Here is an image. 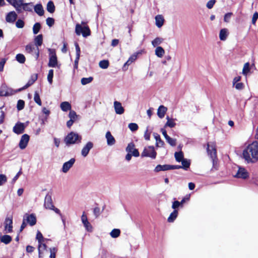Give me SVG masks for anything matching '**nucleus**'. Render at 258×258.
I'll use <instances>...</instances> for the list:
<instances>
[{
	"mask_svg": "<svg viewBox=\"0 0 258 258\" xmlns=\"http://www.w3.org/2000/svg\"><path fill=\"white\" fill-rule=\"evenodd\" d=\"M243 158L248 163H254L258 160V142L254 141L243 151Z\"/></svg>",
	"mask_w": 258,
	"mask_h": 258,
	"instance_id": "f257e3e1",
	"label": "nucleus"
},
{
	"mask_svg": "<svg viewBox=\"0 0 258 258\" xmlns=\"http://www.w3.org/2000/svg\"><path fill=\"white\" fill-rule=\"evenodd\" d=\"M81 139V137L77 133L72 132L67 136L64 141L66 145L68 146L80 143Z\"/></svg>",
	"mask_w": 258,
	"mask_h": 258,
	"instance_id": "f03ea898",
	"label": "nucleus"
},
{
	"mask_svg": "<svg viewBox=\"0 0 258 258\" xmlns=\"http://www.w3.org/2000/svg\"><path fill=\"white\" fill-rule=\"evenodd\" d=\"M49 54V62L48 66L49 67L58 68H59V66L58 64V61L56 55L55 50L53 49L49 48L48 49Z\"/></svg>",
	"mask_w": 258,
	"mask_h": 258,
	"instance_id": "7ed1b4c3",
	"label": "nucleus"
},
{
	"mask_svg": "<svg viewBox=\"0 0 258 258\" xmlns=\"http://www.w3.org/2000/svg\"><path fill=\"white\" fill-rule=\"evenodd\" d=\"M207 152L208 155L212 160L213 167H215L217 163V155L216 145L214 143H208L207 145Z\"/></svg>",
	"mask_w": 258,
	"mask_h": 258,
	"instance_id": "20e7f679",
	"label": "nucleus"
},
{
	"mask_svg": "<svg viewBox=\"0 0 258 258\" xmlns=\"http://www.w3.org/2000/svg\"><path fill=\"white\" fill-rule=\"evenodd\" d=\"M75 31L77 35H80L82 34L84 37L90 35L91 34L90 29L88 26L84 25L82 26L80 24L76 25Z\"/></svg>",
	"mask_w": 258,
	"mask_h": 258,
	"instance_id": "39448f33",
	"label": "nucleus"
},
{
	"mask_svg": "<svg viewBox=\"0 0 258 258\" xmlns=\"http://www.w3.org/2000/svg\"><path fill=\"white\" fill-rule=\"evenodd\" d=\"M157 153L155 150L154 147L152 146H149L144 148L141 156L150 157L153 159L156 158Z\"/></svg>",
	"mask_w": 258,
	"mask_h": 258,
	"instance_id": "423d86ee",
	"label": "nucleus"
},
{
	"mask_svg": "<svg viewBox=\"0 0 258 258\" xmlns=\"http://www.w3.org/2000/svg\"><path fill=\"white\" fill-rule=\"evenodd\" d=\"M25 50L27 53L34 55L36 59H38L39 56V49L38 47H35L34 45L30 43L25 46Z\"/></svg>",
	"mask_w": 258,
	"mask_h": 258,
	"instance_id": "0eeeda50",
	"label": "nucleus"
},
{
	"mask_svg": "<svg viewBox=\"0 0 258 258\" xmlns=\"http://www.w3.org/2000/svg\"><path fill=\"white\" fill-rule=\"evenodd\" d=\"M16 91L3 85L0 88V96H8L14 94Z\"/></svg>",
	"mask_w": 258,
	"mask_h": 258,
	"instance_id": "6e6552de",
	"label": "nucleus"
},
{
	"mask_svg": "<svg viewBox=\"0 0 258 258\" xmlns=\"http://www.w3.org/2000/svg\"><path fill=\"white\" fill-rule=\"evenodd\" d=\"M135 147V144L131 142L127 145L125 151L127 153H131L133 156L137 157L139 156L140 154L138 149H136Z\"/></svg>",
	"mask_w": 258,
	"mask_h": 258,
	"instance_id": "1a4fd4ad",
	"label": "nucleus"
},
{
	"mask_svg": "<svg viewBox=\"0 0 258 258\" xmlns=\"http://www.w3.org/2000/svg\"><path fill=\"white\" fill-rule=\"evenodd\" d=\"M23 220H25L26 223L29 224L30 226L35 225L36 223V218L33 214H26L23 217Z\"/></svg>",
	"mask_w": 258,
	"mask_h": 258,
	"instance_id": "9d476101",
	"label": "nucleus"
},
{
	"mask_svg": "<svg viewBox=\"0 0 258 258\" xmlns=\"http://www.w3.org/2000/svg\"><path fill=\"white\" fill-rule=\"evenodd\" d=\"M44 206L46 209H53L54 205L52 203L51 198V194L48 193L45 198Z\"/></svg>",
	"mask_w": 258,
	"mask_h": 258,
	"instance_id": "9b49d317",
	"label": "nucleus"
},
{
	"mask_svg": "<svg viewBox=\"0 0 258 258\" xmlns=\"http://www.w3.org/2000/svg\"><path fill=\"white\" fill-rule=\"evenodd\" d=\"M235 177L246 179L248 177V173L244 168L239 167Z\"/></svg>",
	"mask_w": 258,
	"mask_h": 258,
	"instance_id": "f8f14e48",
	"label": "nucleus"
},
{
	"mask_svg": "<svg viewBox=\"0 0 258 258\" xmlns=\"http://www.w3.org/2000/svg\"><path fill=\"white\" fill-rule=\"evenodd\" d=\"M5 233H11L12 232L13 229V220L10 217L7 218L5 221Z\"/></svg>",
	"mask_w": 258,
	"mask_h": 258,
	"instance_id": "ddd939ff",
	"label": "nucleus"
},
{
	"mask_svg": "<svg viewBox=\"0 0 258 258\" xmlns=\"http://www.w3.org/2000/svg\"><path fill=\"white\" fill-rule=\"evenodd\" d=\"M29 141V136L27 134L23 135L20 141L19 146L21 149H24L27 147Z\"/></svg>",
	"mask_w": 258,
	"mask_h": 258,
	"instance_id": "4468645a",
	"label": "nucleus"
},
{
	"mask_svg": "<svg viewBox=\"0 0 258 258\" xmlns=\"http://www.w3.org/2000/svg\"><path fill=\"white\" fill-rule=\"evenodd\" d=\"M75 162V158H71L69 161L63 163L62 167V171L67 173L73 166Z\"/></svg>",
	"mask_w": 258,
	"mask_h": 258,
	"instance_id": "2eb2a0df",
	"label": "nucleus"
},
{
	"mask_svg": "<svg viewBox=\"0 0 258 258\" xmlns=\"http://www.w3.org/2000/svg\"><path fill=\"white\" fill-rule=\"evenodd\" d=\"M113 106L115 113L117 114H122L124 112V109L122 106L120 102L115 101L113 103Z\"/></svg>",
	"mask_w": 258,
	"mask_h": 258,
	"instance_id": "dca6fc26",
	"label": "nucleus"
},
{
	"mask_svg": "<svg viewBox=\"0 0 258 258\" xmlns=\"http://www.w3.org/2000/svg\"><path fill=\"white\" fill-rule=\"evenodd\" d=\"M25 130V125L23 123L17 122L13 127V131L16 134H22Z\"/></svg>",
	"mask_w": 258,
	"mask_h": 258,
	"instance_id": "f3484780",
	"label": "nucleus"
},
{
	"mask_svg": "<svg viewBox=\"0 0 258 258\" xmlns=\"http://www.w3.org/2000/svg\"><path fill=\"white\" fill-rule=\"evenodd\" d=\"M24 4L23 0H14L11 5L15 8L18 13H21L22 7Z\"/></svg>",
	"mask_w": 258,
	"mask_h": 258,
	"instance_id": "a211bd4d",
	"label": "nucleus"
},
{
	"mask_svg": "<svg viewBox=\"0 0 258 258\" xmlns=\"http://www.w3.org/2000/svg\"><path fill=\"white\" fill-rule=\"evenodd\" d=\"M93 147V144L91 142H88L81 151L82 155L84 157H86Z\"/></svg>",
	"mask_w": 258,
	"mask_h": 258,
	"instance_id": "6ab92c4d",
	"label": "nucleus"
},
{
	"mask_svg": "<svg viewBox=\"0 0 258 258\" xmlns=\"http://www.w3.org/2000/svg\"><path fill=\"white\" fill-rule=\"evenodd\" d=\"M17 18V14L14 11L8 13L6 16V21L8 23H13Z\"/></svg>",
	"mask_w": 258,
	"mask_h": 258,
	"instance_id": "aec40b11",
	"label": "nucleus"
},
{
	"mask_svg": "<svg viewBox=\"0 0 258 258\" xmlns=\"http://www.w3.org/2000/svg\"><path fill=\"white\" fill-rule=\"evenodd\" d=\"M139 52H136L133 55H132L127 60V61L124 63L123 67V69L125 70L127 69V67L131 64L134 61H135L138 57V55L139 54Z\"/></svg>",
	"mask_w": 258,
	"mask_h": 258,
	"instance_id": "412c9836",
	"label": "nucleus"
},
{
	"mask_svg": "<svg viewBox=\"0 0 258 258\" xmlns=\"http://www.w3.org/2000/svg\"><path fill=\"white\" fill-rule=\"evenodd\" d=\"M37 79V75L33 74L31 76V78L28 81L27 83L22 88L19 89V91H21L23 89H25L32 85Z\"/></svg>",
	"mask_w": 258,
	"mask_h": 258,
	"instance_id": "4be33fe9",
	"label": "nucleus"
},
{
	"mask_svg": "<svg viewBox=\"0 0 258 258\" xmlns=\"http://www.w3.org/2000/svg\"><path fill=\"white\" fill-rule=\"evenodd\" d=\"M105 138L107 140V144L108 146H112L115 143V140L109 131L106 133Z\"/></svg>",
	"mask_w": 258,
	"mask_h": 258,
	"instance_id": "5701e85b",
	"label": "nucleus"
},
{
	"mask_svg": "<svg viewBox=\"0 0 258 258\" xmlns=\"http://www.w3.org/2000/svg\"><path fill=\"white\" fill-rule=\"evenodd\" d=\"M153 136L156 140V146L158 147L163 146L164 142L161 139L160 135L157 133H154Z\"/></svg>",
	"mask_w": 258,
	"mask_h": 258,
	"instance_id": "b1692460",
	"label": "nucleus"
},
{
	"mask_svg": "<svg viewBox=\"0 0 258 258\" xmlns=\"http://www.w3.org/2000/svg\"><path fill=\"white\" fill-rule=\"evenodd\" d=\"M34 11L39 16H41L44 15V10L41 4H37L34 7Z\"/></svg>",
	"mask_w": 258,
	"mask_h": 258,
	"instance_id": "393cba45",
	"label": "nucleus"
},
{
	"mask_svg": "<svg viewBox=\"0 0 258 258\" xmlns=\"http://www.w3.org/2000/svg\"><path fill=\"white\" fill-rule=\"evenodd\" d=\"M155 23L157 27L161 28L164 23V19L162 15H157L155 17Z\"/></svg>",
	"mask_w": 258,
	"mask_h": 258,
	"instance_id": "a878e982",
	"label": "nucleus"
},
{
	"mask_svg": "<svg viewBox=\"0 0 258 258\" xmlns=\"http://www.w3.org/2000/svg\"><path fill=\"white\" fill-rule=\"evenodd\" d=\"M167 110V108L163 105L160 106L157 111V115L159 117L162 118L164 116Z\"/></svg>",
	"mask_w": 258,
	"mask_h": 258,
	"instance_id": "bb28decb",
	"label": "nucleus"
},
{
	"mask_svg": "<svg viewBox=\"0 0 258 258\" xmlns=\"http://www.w3.org/2000/svg\"><path fill=\"white\" fill-rule=\"evenodd\" d=\"M228 30L226 28L222 29L219 33V38L222 41H224L226 39L228 36Z\"/></svg>",
	"mask_w": 258,
	"mask_h": 258,
	"instance_id": "cd10ccee",
	"label": "nucleus"
},
{
	"mask_svg": "<svg viewBox=\"0 0 258 258\" xmlns=\"http://www.w3.org/2000/svg\"><path fill=\"white\" fill-rule=\"evenodd\" d=\"M60 107L61 109L65 112L68 111V110H71V105L69 102H62L60 104Z\"/></svg>",
	"mask_w": 258,
	"mask_h": 258,
	"instance_id": "c85d7f7f",
	"label": "nucleus"
},
{
	"mask_svg": "<svg viewBox=\"0 0 258 258\" xmlns=\"http://www.w3.org/2000/svg\"><path fill=\"white\" fill-rule=\"evenodd\" d=\"M43 41V36L42 34H39L35 37L34 39V43L36 47H38L41 46L42 44Z\"/></svg>",
	"mask_w": 258,
	"mask_h": 258,
	"instance_id": "c756f323",
	"label": "nucleus"
},
{
	"mask_svg": "<svg viewBox=\"0 0 258 258\" xmlns=\"http://www.w3.org/2000/svg\"><path fill=\"white\" fill-rule=\"evenodd\" d=\"M178 216V211L177 210H174L169 215L167 221L168 222H173L177 218Z\"/></svg>",
	"mask_w": 258,
	"mask_h": 258,
	"instance_id": "7c9ffc66",
	"label": "nucleus"
},
{
	"mask_svg": "<svg viewBox=\"0 0 258 258\" xmlns=\"http://www.w3.org/2000/svg\"><path fill=\"white\" fill-rule=\"evenodd\" d=\"M169 165H158L155 168L154 171L158 172L160 171H166V170H169Z\"/></svg>",
	"mask_w": 258,
	"mask_h": 258,
	"instance_id": "2f4dec72",
	"label": "nucleus"
},
{
	"mask_svg": "<svg viewBox=\"0 0 258 258\" xmlns=\"http://www.w3.org/2000/svg\"><path fill=\"white\" fill-rule=\"evenodd\" d=\"M32 3H24L22 7V12H23V11L31 12L32 11Z\"/></svg>",
	"mask_w": 258,
	"mask_h": 258,
	"instance_id": "473e14b6",
	"label": "nucleus"
},
{
	"mask_svg": "<svg viewBox=\"0 0 258 258\" xmlns=\"http://www.w3.org/2000/svg\"><path fill=\"white\" fill-rule=\"evenodd\" d=\"M165 53L164 49L161 46H157L155 49V54L159 57H162Z\"/></svg>",
	"mask_w": 258,
	"mask_h": 258,
	"instance_id": "72a5a7b5",
	"label": "nucleus"
},
{
	"mask_svg": "<svg viewBox=\"0 0 258 258\" xmlns=\"http://www.w3.org/2000/svg\"><path fill=\"white\" fill-rule=\"evenodd\" d=\"M1 241L2 242L8 244L12 241V238L10 235H5L1 237Z\"/></svg>",
	"mask_w": 258,
	"mask_h": 258,
	"instance_id": "f704fd0d",
	"label": "nucleus"
},
{
	"mask_svg": "<svg viewBox=\"0 0 258 258\" xmlns=\"http://www.w3.org/2000/svg\"><path fill=\"white\" fill-rule=\"evenodd\" d=\"M47 11L50 13H53L55 11V6L52 1H49L47 4Z\"/></svg>",
	"mask_w": 258,
	"mask_h": 258,
	"instance_id": "c9c22d12",
	"label": "nucleus"
},
{
	"mask_svg": "<svg viewBox=\"0 0 258 258\" xmlns=\"http://www.w3.org/2000/svg\"><path fill=\"white\" fill-rule=\"evenodd\" d=\"M16 60L20 63H24L26 61V58L24 54L19 53L16 56Z\"/></svg>",
	"mask_w": 258,
	"mask_h": 258,
	"instance_id": "e433bc0d",
	"label": "nucleus"
},
{
	"mask_svg": "<svg viewBox=\"0 0 258 258\" xmlns=\"http://www.w3.org/2000/svg\"><path fill=\"white\" fill-rule=\"evenodd\" d=\"M166 119L167 120V121L165 124V127L169 126L172 128L175 126L176 123H175L173 119H170L168 116L166 117Z\"/></svg>",
	"mask_w": 258,
	"mask_h": 258,
	"instance_id": "4c0bfd02",
	"label": "nucleus"
},
{
	"mask_svg": "<svg viewBox=\"0 0 258 258\" xmlns=\"http://www.w3.org/2000/svg\"><path fill=\"white\" fill-rule=\"evenodd\" d=\"M120 234V231L119 229H113L110 233V235L112 238L118 237Z\"/></svg>",
	"mask_w": 258,
	"mask_h": 258,
	"instance_id": "58836bf2",
	"label": "nucleus"
},
{
	"mask_svg": "<svg viewBox=\"0 0 258 258\" xmlns=\"http://www.w3.org/2000/svg\"><path fill=\"white\" fill-rule=\"evenodd\" d=\"M174 156L176 161L178 162H181L184 159L183 154L181 151L175 152L174 154Z\"/></svg>",
	"mask_w": 258,
	"mask_h": 258,
	"instance_id": "ea45409f",
	"label": "nucleus"
},
{
	"mask_svg": "<svg viewBox=\"0 0 258 258\" xmlns=\"http://www.w3.org/2000/svg\"><path fill=\"white\" fill-rule=\"evenodd\" d=\"M181 162L182 163L181 168H183L185 170H187L190 166L189 160L186 159H183Z\"/></svg>",
	"mask_w": 258,
	"mask_h": 258,
	"instance_id": "a19ab883",
	"label": "nucleus"
},
{
	"mask_svg": "<svg viewBox=\"0 0 258 258\" xmlns=\"http://www.w3.org/2000/svg\"><path fill=\"white\" fill-rule=\"evenodd\" d=\"M84 227L85 228V230L89 232H91L93 231V227L91 223L89 222V221L84 222L83 223Z\"/></svg>",
	"mask_w": 258,
	"mask_h": 258,
	"instance_id": "79ce46f5",
	"label": "nucleus"
},
{
	"mask_svg": "<svg viewBox=\"0 0 258 258\" xmlns=\"http://www.w3.org/2000/svg\"><path fill=\"white\" fill-rule=\"evenodd\" d=\"M163 41V39L160 37H156L152 41V44L154 47H156L160 44Z\"/></svg>",
	"mask_w": 258,
	"mask_h": 258,
	"instance_id": "37998d69",
	"label": "nucleus"
},
{
	"mask_svg": "<svg viewBox=\"0 0 258 258\" xmlns=\"http://www.w3.org/2000/svg\"><path fill=\"white\" fill-rule=\"evenodd\" d=\"M250 71V67H249V63L246 62L244 64L243 69H242V74L244 76H247V74Z\"/></svg>",
	"mask_w": 258,
	"mask_h": 258,
	"instance_id": "c03bdc74",
	"label": "nucleus"
},
{
	"mask_svg": "<svg viewBox=\"0 0 258 258\" xmlns=\"http://www.w3.org/2000/svg\"><path fill=\"white\" fill-rule=\"evenodd\" d=\"M93 78L92 77H90L88 78H83L81 79V84L83 85H86L90 83H91L93 81Z\"/></svg>",
	"mask_w": 258,
	"mask_h": 258,
	"instance_id": "a18cd8bd",
	"label": "nucleus"
},
{
	"mask_svg": "<svg viewBox=\"0 0 258 258\" xmlns=\"http://www.w3.org/2000/svg\"><path fill=\"white\" fill-rule=\"evenodd\" d=\"M99 65L101 68L106 69L109 66V62L107 60H103L99 62Z\"/></svg>",
	"mask_w": 258,
	"mask_h": 258,
	"instance_id": "49530a36",
	"label": "nucleus"
},
{
	"mask_svg": "<svg viewBox=\"0 0 258 258\" xmlns=\"http://www.w3.org/2000/svg\"><path fill=\"white\" fill-rule=\"evenodd\" d=\"M44 241H42L41 243H39L38 245V251H39V256L40 257L41 252L42 250H45L46 249L47 246L45 243H43Z\"/></svg>",
	"mask_w": 258,
	"mask_h": 258,
	"instance_id": "de8ad7c7",
	"label": "nucleus"
},
{
	"mask_svg": "<svg viewBox=\"0 0 258 258\" xmlns=\"http://www.w3.org/2000/svg\"><path fill=\"white\" fill-rule=\"evenodd\" d=\"M41 28V25L39 23H36L33 27V32L34 34H37Z\"/></svg>",
	"mask_w": 258,
	"mask_h": 258,
	"instance_id": "09e8293b",
	"label": "nucleus"
},
{
	"mask_svg": "<svg viewBox=\"0 0 258 258\" xmlns=\"http://www.w3.org/2000/svg\"><path fill=\"white\" fill-rule=\"evenodd\" d=\"M53 77V70L51 69L49 71L47 75V80L50 84L52 83V79Z\"/></svg>",
	"mask_w": 258,
	"mask_h": 258,
	"instance_id": "8fccbe9b",
	"label": "nucleus"
},
{
	"mask_svg": "<svg viewBox=\"0 0 258 258\" xmlns=\"http://www.w3.org/2000/svg\"><path fill=\"white\" fill-rule=\"evenodd\" d=\"M166 140L167 142L171 146H175L176 145V140L175 139H173L168 136Z\"/></svg>",
	"mask_w": 258,
	"mask_h": 258,
	"instance_id": "3c124183",
	"label": "nucleus"
},
{
	"mask_svg": "<svg viewBox=\"0 0 258 258\" xmlns=\"http://www.w3.org/2000/svg\"><path fill=\"white\" fill-rule=\"evenodd\" d=\"M34 100L35 102L39 106H41L42 104L41 99L40 98V96L38 93L36 92H35Z\"/></svg>",
	"mask_w": 258,
	"mask_h": 258,
	"instance_id": "603ef678",
	"label": "nucleus"
},
{
	"mask_svg": "<svg viewBox=\"0 0 258 258\" xmlns=\"http://www.w3.org/2000/svg\"><path fill=\"white\" fill-rule=\"evenodd\" d=\"M25 102L22 100H19L17 104V108L18 110L23 109L24 107Z\"/></svg>",
	"mask_w": 258,
	"mask_h": 258,
	"instance_id": "864d4df0",
	"label": "nucleus"
},
{
	"mask_svg": "<svg viewBox=\"0 0 258 258\" xmlns=\"http://www.w3.org/2000/svg\"><path fill=\"white\" fill-rule=\"evenodd\" d=\"M36 238L38 240V243H41L42 241H44L43 235L39 231H37Z\"/></svg>",
	"mask_w": 258,
	"mask_h": 258,
	"instance_id": "5fc2aeb1",
	"label": "nucleus"
},
{
	"mask_svg": "<svg viewBox=\"0 0 258 258\" xmlns=\"http://www.w3.org/2000/svg\"><path fill=\"white\" fill-rule=\"evenodd\" d=\"M128 128L132 132L137 131L138 128V125L135 123H130L128 125Z\"/></svg>",
	"mask_w": 258,
	"mask_h": 258,
	"instance_id": "6e6d98bb",
	"label": "nucleus"
},
{
	"mask_svg": "<svg viewBox=\"0 0 258 258\" xmlns=\"http://www.w3.org/2000/svg\"><path fill=\"white\" fill-rule=\"evenodd\" d=\"M70 119L75 121L77 118V115L76 112L74 110H70L69 114Z\"/></svg>",
	"mask_w": 258,
	"mask_h": 258,
	"instance_id": "4d7b16f0",
	"label": "nucleus"
},
{
	"mask_svg": "<svg viewBox=\"0 0 258 258\" xmlns=\"http://www.w3.org/2000/svg\"><path fill=\"white\" fill-rule=\"evenodd\" d=\"M50 252V258H55V253L57 251V248L55 247H51L49 248Z\"/></svg>",
	"mask_w": 258,
	"mask_h": 258,
	"instance_id": "13d9d810",
	"label": "nucleus"
},
{
	"mask_svg": "<svg viewBox=\"0 0 258 258\" xmlns=\"http://www.w3.org/2000/svg\"><path fill=\"white\" fill-rule=\"evenodd\" d=\"M7 60V58H3L0 60V72L4 70V66Z\"/></svg>",
	"mask_w": 258,
	"mask_h": 258,
	"instance_id": "bf43d9fd",
	"label": "nucleus"
},
{
	"mask_svg": "<svg viewBox=\"0 0 258 258\" xmlns=\"http://www.w3.org/2000/svg\"><path fill=\"white\" fill-rule=\"evenodd\" d=\"M16 26L18 28H22L24 26V22L21 19H19L16 23Z\"/></svg>",
	"mask_w": 258,
	"mask_h": 258,
	"instance_id": "052dcab7",
	"label": "nucleus"
},
{
	"mask_svg": "<svg viewBox=\"0 0 258 258\" xmlns=\"http://www.w3.org/2000/svg\"><path fill=\"white\" fill-rule=\"evenodd\" d=\"M7 178L4 174H0V186L3 185L7 182Z\"/></svg>",
	"mask_w": 258,
	"mask_h": 258,
	"instance_id": "680f3d73",
	"label": "nucleus"
},
{
	"mask_svg": "<svg viewBox=\"0 0 258 258\" xmlns=\"http://www.w3.org/2000/svg\"><path fill=\"white\" fill-rule=\"evenodd\" d=\"M215 3H216V0H210L207 3L206 7L209 9H211L213 7V6Z\"/></svg>",
	"mask_w": 258,
	"mask_h": 258,
	"instance_id": "e2e57ef3",
	"label": "nucleus"
},
{
	"mask_svg": "<svg viewBox=\"0 0 258 258\" xmlns=\"http://www.w3.org/2000/svg\"><path fill=\"white\" fill-rule=\"evenodd\" d=\"M46 24L49 27H51L54 23V20L52 18H48L46 20Z\"/></svg>",
	"mask_w": 258,
	"mask_h": 258,
	"instance_id": "0e129e2a",
	"label": "nucleus"
},
{
	"mask_svg": "<svg viewBox=\"0 0 258 258\" xmlns=\"http://www.w3.org/2000/svg\"><path fill=\"white\" fill-rule=\"evenodd\" d=\"M149 127H147L144 133V138L146 140L149 141L150 139V132H149Z\"/></svg>",
	"mask_w": 258,
	"mask_h": 258,
	"instance_id": "69168bd1",
	"label": "nucleus"
},
{
	"mask_svg": "<svg viewBox=\"0 0 258 258\" xmlns=\"http://www.w3.org/2000/svg\"><path fill=\"white\" fill-rule=\"evenodd\" d=\"M232 15V13H228L226 14L224 17V21L227 23L229 22Z\"/></svg>",
	"mask_w": 258,
	"mask_h": 258,
	"instance_id": "338daca9",
	"label": "nucleus"
},
{
	"mask_svg": "<svg viewBox=\"0 0 258 258\" xmlns=\"http://www.w3.org/2000/svg\"><path fill=\"white\" fill-rule=\"evenodd\" d=\"M237 90H241L243 89L244 88V84L242 83H238L235 84L234 86H233Z\"/></svg>",
	"mask_w": 258,
	"mask_h": 258,
	"instance_id": "774afa93",
	"label": "nucleus"
}]
</instances>
